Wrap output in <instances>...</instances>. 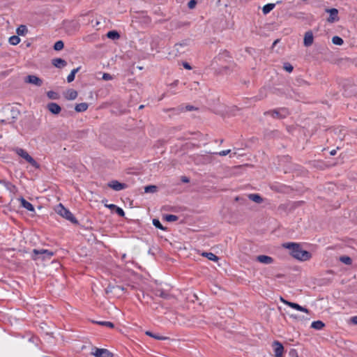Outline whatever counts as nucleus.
Instances as JSON below:
<instances>
[{
  "label": "nucleus",
  "mask_w": 357,
  "mask_h": 357,
  "mask_svg": "<svg viewBox=\"0 0 357 357\" xmlns=\"http://www.w3.org/2000/svg\"><path fill=\"white\" fill-rule=\"evenodd\" d=\"M107 38L112 39V40H116L120 38L119 33L116 31H110L107 33Z\"/></svg>",
  "instance_id": "393cba45"
},
{
  "label": "nucleus",
  "mask_w": 357,
  "mask_h": 357,
  "mask_svg": "<svg viewBox=\"0 0 357 357\" xmlns=\"http://www.w3.org/2000/svg\"><path fill=\"white\" fill-rule=\"evenodd\" d=\"M54 255V252L46 250V249H34L33 250L32 259L33 260L42 259L47 260L50 259Z\"/></svg>",
  "instance_id": "f03ea898"
},
{
  "label": "nucleus",
  "mask_w": 357,
  "mask_h": 357,
  "mask_svg": "<svg viewBox=\"0 0 357 357\" xmlns=\"http://www.w3.org/2000/svg\"><path fill=\"white\" fill-rule=\"evenodd\" d=\"M181 181L183 182V183H188L189 182V178L186 176H183L182 178H181Z\"/></svg>",
  "instance_id": "603ef678"
},
{
  "label": "nucleus",
  "mask_w": 357,
  "mask_h": 357,
  "mask_svg": "<svg viewBox=\"0 0 357 357\" xmlns=\"http://www.w3.org/2000/svg\"><path fill=\"white\" fill-rule=\"evenodd\" d=\"M155 296H160L163 298H169V294L167 292H165V291H163L162 289H157L155 291Z\"/></svg>",
  "instance_id": "c85d7f7f"
},
{
  "label": "nucleus",
  "mask_w": 357,
  "mask_h": 357,
  "mask_svg": "<svg viewBox=\"0 0 357 357\" xmlns=\"http://www.w3.org/2000/svg\"><path fill=\"white\" fill-rule=\"evenodd\" d=\"M108 186L116 191L123 190L127 187L126 184L120 183L116 180L109 182Z\"/></svg>",
  "instance_id": "f8f14e48"
},
{
  "label": "nucleus",
  "mask_w": 357,
  "mask_h": 357,
  "mask_svg": "<svg viewBox=\"0 0 357 357\" xmlns=\"http://www.w3.org/2000/svg\"><path fill=\"white\" fill-rule=\"evenodd\" d=\"M230 152H231V150L228 149V150H225V151H222L218 153V154L221 156H225V155H227V154H229Z\"/></svg>",
  "instance_id": "a18cd8bd"
},
{
  "label": "nucleus",
  "mask_w": 357,
  "mask_h": 357,
  "mask_svg": "<svg viewBox=\"0 0 357 357\" xmlns=\"http://www.w3.org/2000/svg\"><path fill=\"white\" fill-rule=\"evenodd\" d=\"M145 333H146V335H149L150 337H153L155 339H157V340H165V339H166V337H165L156 335L152 333L150 331H146Z\"/></svg>",
  "instance_id": "4c0bfd02"
},
{
  "label": "nucleus",
  "mask_w": 357,
  "mask_h": 357,
  "mask_svg": "<svg viewBox=\"0 0 357 357\" xmlns=\"http://www.w3.org/2000/svg\"><path fill=\"white\" fill-rule=\"evenodd\" d=\"M178 82V80H176V81H174L172 84H171V86H177Z\"/></svg>",
  "instance_id": "864d4df0"
},
{
  "label": "nucleus",
  "mask_w": 357,
  "mask_h": 357,
  "mask_svg": "<svg viewBox=\"0 0 357 357\" xmlns=\"http://www.w3.org/2000/svg\"><path fill=\"white\" fill-rule=\"evenodd\" d=\"M272 346L274 349L275 357H282L284 351L283 345L278 341H274Z\"/></svg>",
  "instance_id": "9d476101"
},
{
  "label": "nucleus",
  "mask_w": 357,
  "mask_h": 357,
  "mask_svg": "<svg viewBox=\"0 0 357 357\" xmlns=\"http://www.w3.org/2000/svg\"><path fill=\"white\" fill-rule=\"evenodd\" d=\"M330 154L331 155H335L336 154V150H332L331 152H330Z\"/></svg>",
  "instance_id": "5fc2aeb1"
},
{
  "label": "nucleus",
  "mask_w": 357,
  "mask_h": 357,
  "mask_svg": "<svg viewBox=\"0 0 357 357\" xmlns=\"http://www.w3.org/2000/svg\"><path fill=\"white\" fill-rule=\"evenodd\" d=\"M202 255L213 261H217L218 260V257L212 252H203Z\"/></svg>",
  "instance_id": "5701e85b"
},
{
  "label": "nucleus",
  "mask_w": 357,
  "mask_h": 357,
  "mask_svg": "<svg viewBox=\"0 0 357 357\" xmlns=\"http://www.w3.org/2000/svg\"><path fill=\"white\" fill-rule=\"evenodd\" d=\"M340 261H342V263L347 264V265H350L352 263L351 259L349 257H348V256H342V257H340Z\"/></svg>",
  "instance_id": "7c9ffc66"
},
{
  "label": "nucleus",
  "mask_w": 357,
  "mask_h": 357,
  "mask_svg": "<svg viewBox=\"0 0 357 357\" xmlns=\"http://www.w3.org/2000/svg\"><path fill=\"white\" fill-rule=\"evenodd\" d=\"M265 114L271 115L272 117L275 119H283L285 118L289 114V112L285 108H281L273 111L266 112H265Z\"/></svg>",
  "instance_id": "423d86ee"
},
{
  "label": "nucleus",
  "mask_w": 357,
  "mask_h": 357,
  "mask_svg": "<svg viewBox=\"0 0 357 357\" xmlns=\"http://www.w3.org/2000/svg\"><path fill=\"white\" fill-rule=\"evenodd\" d=\"M153 224L156 228H158L161 230H165V228L162 227V224L158 219H153Z\"/></svg>",
  "instance_id": "c9c22d12"
},
{
  "label": "nucleus",
  "mask_w": 357,
  "mask_h": 357,
  "mask_svg": "<svg viewBox=\"0 0 357 357\" xmlns=\"http://www.w3.org/2000/svg\"><path fill=\"white\" fill-rule=\"evenodd\" d=\"M351 322L354 324L357 325V316H354L351 318Z\"/></svg>",
  "instance_id": "09e8293b"
},
{
  "label": "nucleus",
  "mask_w": 357,
  "mask_h": 357,
  "mask_svg": "<svg viewBox=\"0 0 357 357\" xmlns=\"http://www.w3.org/2000/svg\"><path fill=\"white\" fill-rule=\"evenodd\" d=\"M52 64L59 68H62L67 65L66 61L61 58H56L52 60Z\"/></svg>",
  "instance_id": "f3484780"
},
{
  "label": "nucleus",
  "mask_w": 357,
  "mask_h": 357,
  "mask_svg": "<svg viewBox=\"0 0 357 357\" xmlns=\"http://www.w3.org/2000/svg\"><path fill=\"white\" fill-rule=\"evenodd\" d=\"M183 67L185 68V69H188V70H190L192 68L191 66H190L189 63H183Z\"/></svg>",
  "instance_id": "8fccbe9b"
},
{
  "label": "nucleus",
  "mask_w": 357,
  "mask_h": 357,
  "mask_svg": "<svg viewBox=\"0 0 357 357\" xmlns=\"http://www.w3.org/2000/svg\"><path fill=\"white\" fill-rule=\"evenodd\" d=\"M102 203H104V204H107V203H106V201L105 202L104 200L102 201Z\"/></svg>",
  "instance_id": "13d9d810"
},
{
  "label": "nucleus",
  "mask_w": 357,
  "mask_h": 357,
  "mask_svg": "<svg viewBox=\"0 0 357 357\" xmlns=\"http://www.w3.org/2000/svg\"><path fill=\"white\" fill-rule=\"evenodd\" d=\"M102 79L105 81L111 80L113 79L112 76L109 73H103Z\"/></svg>",
  "instance_id": "37998d69"
},
{
  "label": "nucleus",
  "mask_w": 357,
  "mask_h": 357,
  "mask_svg": "<svg viewBox=\"0 0 357 357\" xmlns=\"http://www.w3.org/2000/svg\"><path fill=\"white\" fill-rule=\"evenodd\" d=\"M3 183L5 184L6 188L10 191H12V190L13 188H15V186L13 185H12L9 182H5L3 181Z\"/></svg>",
  "instance_id": "c03bdc74"
},
{
  "label": "nucleus",
  "mask_w": 357,
  "mask_h": 357,
  "mask_svg": "<svg viewBox=\"0 0 357 357\" xmlns=\"http://www.w3.org/2000/svg\"><path fill=\"white\" fill-rule=\"evenodd\" d=\"M274 8H275L274 3L266 4L262 8L263 13L266 15L268 13H270Z\"/></svg>",
  "instance_id": "b1692460"
},
{
  "label": "nucleus",
  "mask_w": 357,
  "mask_h": 357,
  "mask_svg": "<svg viewBox=\"0 0 357 357\" xmlns=\"http://www.w3.org/2000/svg\"><path fill=\"white\" fill-rule=\"evenodd\" d=\"M325 326V324L321 321H313L311 324V327L316 330H321Z\"/></svg>",
  "instance_id": "4be33fe9"
},
{
  "label": "nucleus",
  "mask_w": 357,
  "mask_h": 357,
  "mask_svg": "<svg viewBox=\"0 0 357 357\" xmlns=\"http://www.w3.org/2000/svg\"><path fill=\"white\" fill-rule=\"evenodd\" d=\"M115 211L121 217H123L125 215V213L123 211V209L119 208V207H118V206H116V208L115 209Z\"/></svg>",
  "instance_id": "ea45409f"
},
{
  "label": "nucleus",
  "mask_w": 357,
  "mask_h": 357,
  "mask_svg": "<svg viewBox=\"0 0 357 357\" xmlns=\"http://www.w3.org/2000/svg\"><path fill=\"white\" fill-rule=\"evenodd\" d=\"M165 218L168 222H174L178 220V217L175 215H167Z\"/></svg>",
  "instance_id": "e433bc0d"
},
{
  "label": "nucleus",
  "mask_w": 357,
  "mask_h": 357,
  "mask_svg": "<svg viewBox=\"0 0 357 357\" xmlns=\"http://www.w3.org/2000/svg\"><path fill=\"white\" fill-rule=\"evenodd\" d=\"M278 43V40H275L273 45H275L276 43Z\"/></svg>",
  "instance_id": "6e6d98bb"
},
{
  "label": "nucleus",
  "mask_w": 357,
  "mask_h": 357,
  "mask_svg": "<svg viewBox=\"0 0 357 357\" xmlns=\"http://www.w3.org/2000/svg\"><path fill=\"white\" fill-rule=\"evenodd\" d=\"M20 42V38L17 36H13L11 37H10V38H9V43H10V44H11L13 45H16L19 44Z\"/></svg>",
  "instance_id": "c756f323"
},
{
  "label": "nucleus",
  "mask_w": 357,
  "mask_h": 357,
  "mask_svg": "<svg viewBox=\"0 0 357 357\" xmlns=\"http://www.w3.org/2000/svg\"><path fill=\"white\" fill-rule=\"evenodd\" d=\"M47 108L53 114H59L61 111V107L55 102L47 104Z\"/></svg>",
  "instance_id": "4468645a"
},
{
  "label": "nucleus",
  "mask_w": 357,
  "mask_h": 357,
  "mask_svg": "<svg viewBox=\"0 0 357 357\" xmlns=\"http://www.w3.org/2000/svg\"><path fill=\"white\" fill-rule=\"evenodd\" d=\"M289 355L290 357H298V353L296 349H291L289 352Z\"/></svg>",
  "instance_id": "a19ab883"
},
{
  "label": "nucleus",
  "mask_w": 357,
  "mask_h": 357,
  "mask_svg": "<svg viewBox=\"0 0 357 357\" xmlns=\"http://www.w3.org/2000/svg\"><path fill=\"white\" fill-rule=\"evenodd\" d=\"M195 108L193 106H191V105H188L185 107V110L186 111H192Z\"/></svg>",
  "instance_id": "3c124183"
},
{
  "label": "nucleus",
  "mask_w": 357,
  "mask_h": 357,
  "mask_svg": "<svg viewBox=\"0 0 357 357\" xmlns=\"http://www.w3.org/2000/svg\"><path fill=\"white\" fill-rule=\"evenodd\" d=\"M281 301L286 304L287 305L296 310H298V311H301V312H305L306 314H309L310 313V311L304 307H302L301 305H299L297 303H292V302H289L288 301H286L284 300V298H280Z\"/></svg>",
  "instance_id": "1a4fd4ad"
},
{
  "label": "nucleus",
  "mask_w": 357,
  "mask_h": 357,
  "mask_svg": "<svg viewBox=\"0 0 357 357\" xmlns=\"http://www.w3.org/2000/svg\"><path fill=\"white\" fill-rule=\"evenodd\" d=\"M257 260L264 264H270L273 261V259L272 257L266 255H259L257 257Z\"/></svg>",
  "instance_id": "2eb2a0df"
},
{
  "label": "nucleus",
  "mask_w": 357,
  "mask_h": 357,
  "mask_svg": "<svg viewBox=\"0 0 357 357\" xmlns=\"http://www.w3.org/2000/svg\"><path fill=\"white\" fill-rule=\"evenodd\" d=\"M283 246L289 249L291 251V255L298 260L307 261L312 257V255L309 252L302 250L300 245L298 243H284Z\"/></svg>",
  "instance_id": "f257e3e1"
},
{
  "label": "nucleus",
  "mask_w": 357,
  "mask_h": 357,
  "mask_svg": "<svg viewBox=\"0 0 357 357\" xmlns=\"http://www.w3.org/2000/svg\"><path fill=\"white\" fill-rule=\"evenodd\" d=\"M290 317L293 319H298V320H302V319H304V317H298L297 315L296 314H291Z\"/></svg>",
  "instance_id": "de8ad7c7"
},
{
  "label": "nucleus",
  "mask_w": 357,
  "mask_h": 357,
  "mask_svg": "<svg viewBox=\"0 0 357 357\" xmlns=\"http://www.w3.org/2000/svg\"><path fill=\"white\" fill-rule=\"evenodd\" d=\"M64 47L63 42L62 40H58L54 43V49L56 51H60Z\"/></svg>",
  "instance_id": "2f4dec72"
},
{
  "label": "nucleus",
  "mask_w": 357,
  "mask_h": 357,
  "mask_svg": "<svg viewBox=\"0 0 357 357\" xmlns=\"http://www.w3.org/2000/svg\"><path fill=\"white\" fill-rule=\"evenodd\" d=\"M143 107H144V105H140V106H139V109H142V108H143Z\"/></svg>",
  "instance_id": "4d7b16f0"
},
{
  "label": "nucleus",
  "mask_w": 357,
  "mask_h": 357,
  "mask_svg": "<svg viewBox=\"0 0 357 357\" xmlns=\"http://www.w3.org/2000/svg\"><path fill=\"white\" fill-rule=\"evenodd\" d=\"M28 30L25 25H20L17 29V33L20 36H24L27 33Z\"/></svg>",
  "instance_id": "cd10ccee"
},
{
  "label": "nucleus",
  "mask_w": 357,
  "mask_h": 357,
  "mask_svg": "<svg viewBox=\"0 0 357 357\" xmlns=\"http://www.w3.org/2000/svg\"><path fill=\"white\" fill-rule=\"evenodd\" d=\"M93 323L97 324L100 326L109 327V328L114 327L113 323H112L110 321H93Z\"/></svg>",
  "instance_id": "72a5a7b5"
},
{
  "label": "nucleus",
  "mask_w": 357,
  "mask_h": 357,
  "mask_svg": "<svg viewBox=\"0 0 357 357\" xmlns=\"http://www.w3.org/2000/svg\"><path fill=\"white\" fill-rule=\"evenodd\" d=\"M283 68L288 73H291L294 69L293 66L289 63H284Z\"/></svg>",
  "instance_id": "58836bf2"
},
{
  "label": "nucleus",
  "mask_w": 357,
  "mask_h": 357,
  "mask_svg": "<svg viewBox=\"0 0 357 357\" xmlns=\"http://www.w3.org/2000/svg\"><path fill=\"white\" fill-rule=\"evenodd\" d=\"M332 42L335 45H341L343 44V40L339 36H334L332 38Z\"/></svg>",
  "instance_id": "f704fd0d"
},
{
  "label": "nucleus",
  "mask_w": 357,
  "mask_h": 357,
  "mask_svg": "<svg viewBox=\"0 0 357 357\" xmlns=\"http://www.w3.org/2000/svg\"><path fill=\"white\" fill-rule=\"evenodd\" d=\"M10 117L7 119H1L0 124H4L7 122L14 123L20 114V110L16 107H12L10 110Z\"/></svg>",
  "instance_id": "0eeeda50"
},
{
  "label": "nucleus",
  "mask_w": 357,
  "mask_h": 357,
  "mask_svg": "<svg viewBox=\"0 0 357 357\" xmlns=\"http://www.w3.org/2000/svg\"><path fill=\"white\" fill-rule=\"evenodd\" d=\"M96 357H113L112 353L105 349H95V351L92 353Z\"/></svg>",
  "instance_id": "9b49d317"
},
{
  "label": "nucleus",
  "mask_w": 357,
  "mask_h": 357,
  "mask_svg": "<svg viewBox=\"0 0 357 357\" xmlns=\"http://www.w3.org/2000/svg\"><path fill=\"white\" fill-rule=\"evenodd\" d=\"M313 33L311 31L305 32L303 39V44L305 47H310L313 43Z\"/></svg>",
  "instance_id": "ddd939ff"
},
{
  "label": "nucleus",
  "mask_w": 357,
  "mask_h": 357,
  "mask_svg": "<svg viewBox=\"0 0 357 357\" xmlns=\"http://www.w3.org/2000/svg\"><path fill=\"white\" fill-rule=\"evenodd\" d=\"M197 4V1L195 0H190L188 3V8H190V9H192L195 7Z\"/></svg>",
  "instance_id": "79ce46f5"
},
{
  "label": "nucleus",
  "mask_w": 357,
  "mask_h": 357,
  "mask_svg": "<svg viewBox=\"0 0 357 357\" xmlns=\"http://www.w3.org/2000/svg\"><path fill=\"white\" fill-rule=\"evenodd\" d=\"M79 68L73 69L67 77L68 82H71L75 79V74L79 71Z\"/></svg>",
  "instance_id": "bb28decb"
},
{
  "label": "nucleus",
  "mask_w": 357,
  "mask_h": 357,
  "mask_svg": "<svg viewBox=\"0 0 357 357\" xmlns=\"http://www.w3.org/2000/svg\"><path fill=\"white\" fill-rule=\"evenodd\" d=\"M47 96L50 99L52 100H56L59 98V94L53 91H48L47 93Z\"/></svg>",
  "instance_id": "473e14b6"
},
{
  "label": "nucleus",
  "mask_w": 357,
  "mask_h": 357,
  "mask_svg": "<svg viewBox=\"0 0 357 357\" xmlns=\"http://www.w3.org/2000/svg\"><path fill=\"white\" fill-rule=\"evenodd\" d=\"M56 212L60 215L61 217L66 218V220L70 221L73 223H77V220L73 216L72 213L66 209L61 204H59L55 209Z\"/></svg>",
  "instance_id": "20e7f679"
},
{
  "label": "nucleus",
  "mask_w": 357,
  "mask_h": 357,
  "mask_svg": "<svg viewBox=\"0 0 357 357\" xmlns=\"http://www.w3.org/2000/svg\"><path fill=\"white\" fill-rule=\"evenodd\" d=\"M14 151L22 158L24 159L27 162L31 164L33 167L36 169L40 167L39 164L29 154V153L21 148L14 149Z\"/></svg>",
  "instance_id": "7ed1b4c3"
},
{
  "label": "nucleus",
  "mask_w": 357,
  "mask_h": 357,
  "mask_svg": "<svg viewBox=\"0 0 357 357\" xmlns=\"http://www.w3.org/2000/svg\"><path fill=\"white\" fill-rule=\"evenodd\" d=\"M144 191L146 193H155L158 191V187L154 185H147L144 188Z\"/></svg>",
  "instance_id": "a878e982"
},
{
  "label": "nucleus",
  "mask_w": 357,
  "mask_h": 357,
  "mask_svg": "<svg viewBox=\"0 0 357 357\" xmlns=\"http://www.w3.org/2000/svg\"><path fill=\"white\" fill-rule=\"evenodd\" d=\"M18 200L20 201L21 206L23 208L27 209L29 211H34V208L33 205L29 202H27L26 199H24L23 197L19 198Z\"/></svg>",
  "instance_id": "dca6fc26"
},
{
  "label": "nucleus",
  "mask_w": 357,
  "mask_h": 357,
  "mask_svg": "<svg viewBox=\"0 0 357 357\" xmlns=\"http://www.w3.org/2000/svg\"><path fill=\"white\" fill-rule=\"evenodd\" d=\"M77 97V92L74 89H69L65 93V98L67 100H73Z\"/></svg>",
  "instance_id": "a211bd4d"
},
{
  "label": "nucleus",
  "mask_w": 357,
  "mask_h": 357,
  "mask_svg": "<svg viewBox=\"0 0 357 357\" xmlns=\"http://www.w3.org/2000/svg\"><path fill=\"white\" fill-rule=\"evenodd\" d=\"M89 107V105L86 102H82L77 104L75 109L77 112H82L86 111Z\"/></svg>",
  "instance_id": "6ab92c4d"
},
{
  "label": "nucleus",
  "mask_w": 357,
  "mask_h": 357,
  "mask_svg": "<svg viewBox=\"0 0 357 357\" xmlns=\"http://www.w3.org/2000/svg\"><path fill=\"white\" fill-rule=\"evenodd\" d=\"M24 82L27 84H31L37 86H40L43 84V80L38 77L29 75L24 78Z\"/></svg>",
  "instance_id": "6e6552de"
},
{
  "label": "nucleus",
  "mask_w": 357,
  "mask_h": 357,
  "mask_svg": "<svg viewBox=\"0 0 357 357\" xmlns=\"http://www.w3.org/2000/svg\"><path fill=\"white\" fill-rule=\"evenodd\" d=\"M248 198L254 202L260 204L262 202L263 199L258 194H250Z\"/></svg>",
  "instance_id": "aec40b11"
},
{
  "label": "nucleus",
  "mask_w": 357,
  "mask_h": 357,
  "mask_svg": "<svg viewBox=\"0 0 357 357\" xmlns=\"http://www.w3.org/2000/svg\"><path fill=\"white\" fill-rule=\"evenodd\" d=\"M105 206L108 208H109V209H111V210H112V211L113 210L115 211V209L116 208V206L114 205V204H105Z\"/></svg>",
  "instance_id": "49530a36"
},
{
  "label": "nucleus",
  "mask_w": 357,
  "mask_h": 357,
  "mask_svg": "<svg viewBox=\"0 0 357 357\" xmlns=\"http://www.w3.org/2000/svg\"><path fill=\"white\" fill-rule=\"evenodd\" d=\"M327 11L328 13H330V17L328 19V21L329 22H334L335 20V17H337V10L335 9V8H332V9H329V10H327Z\"/></svg>",
  "instance_id": "412c9836"
},
{
  "label": "nucleus",
  "mask_w": 357,
  "mask_h": 357,
  "mask_svg": "<svg viewBox=\"0 0 357 357\" xmlns=\"http://www.w3.org/2000/svg\"><path fill=\"white\" fill-rule=\"evenodd\" d=\"M187 45L188 44L186 42L175 44L169 52V55L173 57H176L183 54L185 52Z\"/></svg>",
  "instance_id": "39448f33"
}]
</instances>
